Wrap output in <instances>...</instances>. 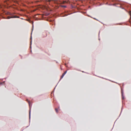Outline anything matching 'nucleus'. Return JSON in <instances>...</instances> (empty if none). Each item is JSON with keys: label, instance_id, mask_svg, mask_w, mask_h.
Wrapping results in <instances>:
<instances>
[{"label": "nucleus", "instance_id": "10", "mask_svg": "<svg viewBox=\"0 0 131 131\" xmlns=\"http://www.w3.org/2000/svg\"><path fill=\"white\" fill-rule=\"evenodd\" d=\"M29 116H30V112H29Z\"/></svg>", "mask_w": 131, "mask_h": 131}, {"label": "nucleus", "instance_id": "5", "mask_svg": "<svg viewBox=\"0 0 131 131\" xmlns=\"http://www.w3.org/2000/svg\"><path fill=\"white\" fill-rule=\"evenodd\" d=\"M62 6L64 7H66V6Z\"/></svg>", "mask_w": 131, "mask_h": 131}, {"label": "nucleus", "instance_id": "7", "mask_svg": "<svg viewBox=\"0 0 131 131\" xmlns=\"http://www.w3.org/2000/svg\"><path fill=\"white\" fill-rule=\"evenodd\" d=\"M28 103L29 104V105H30V101H28Z\"/></svg>", "mask_w": 131, "mask_h": 131}, {"label": "nucleus", "instance_id": "4", "mask_svg": "<svg viewBox=\"0 0 131 131\" xmlns=\"http://www.w3.org/2000/svg\"><path fill=\"white\" fill-rule=\"evenodd\" d=\"M64 76L63 75H62L60 79H62Z\"/></svg>", "mask_w": 131, "mask_h": 131}, {"label": "nucleus", "instance_id": "11", "mask_svg": "<svg viewBox=\"0 0 131 131\" xmlns=\"http://www.w3.org/2000/svg\"><path fill=\"white\" fill-rule=\"evenodd\" d=\"M49 1H51V0H49Z\"/></svg>", "mask_w": 131, "mask_h": 131}, {"label": "nucleus", "instance_id": "1", "mask_svg": "<svg viewBox=\"0 0 131 131\" xmlns=\"http://www.w3.org/2000/svg\"><path fill=\"white\" fill-rule=\"evenodd\" d=\"M12 18H19V17L16 16H12Z\"/></svg>", "mask_w": 131, "mask_h": 131}, {"label": "nucleus", "instance_id": "6", "mask_svg": "<svg viewBox=\"0 0 131 131\" xmlns=\"http://www.w3.org/2000/svg\"><path fill=\"white\" fill-rule=\"evenodd\" d=\"M67 72V71H65V72L64 73V74H65Z\"/></svg>", "mask_w": 131, "mask_h": 131}, {"label": "nucleus", "instance_id": "9", "mask_svg": "<svg viewBox=\"0 0 131 131\" xmlns=\"http://www.w3.org/2000/svg\"><path fill=\"white\" fill-rule=\"evenodd\" d=\"M130 18H131V13L130 14Z\"/></svg>", "mask_w": 131, "mask_h": 131}, {"label": "nucleus", "instance_id": "8", "mask_svg": "<svg viewBox=\"0 0 131 131\" xmlns=\"http://www.w3.org/2000/svg\"><path fill=\"white\" fill-rule=\"evenodd\" d=\"M65 74L63 73L62 75H63V76H64Z\"/></svg>", "mask_w": 131, "mask_h": 131}, {"label": "nucleus", "instance_id": "3", "mask_svg": "<svg viewBox=\"0 0 131 131\" xmlns=\"http://www.w3.org/2000/svg\"><path fill=\"white\" fill-rule=\"evenodd\" d=\"M55 110H56V112L57 113H58V109H57L56 108L55 109Z\"/></svg>", "mask_w": 131, "mask_h": 131}, {"label": "nucleus", "instance_id": "2", "mask_svg": "<svg viewBox=\"0 0 131 131\" xmlns=\"http://www.w3.org/2000/svg\"><path fill=\"white\" fill-rule=\"evenodd\" d=\"M10 18H12V16L11 17L8 16L7 17V18L8 19H9Z\"/></svg>", "mask_w": 131, "mask_h": 131}]
</instances>
